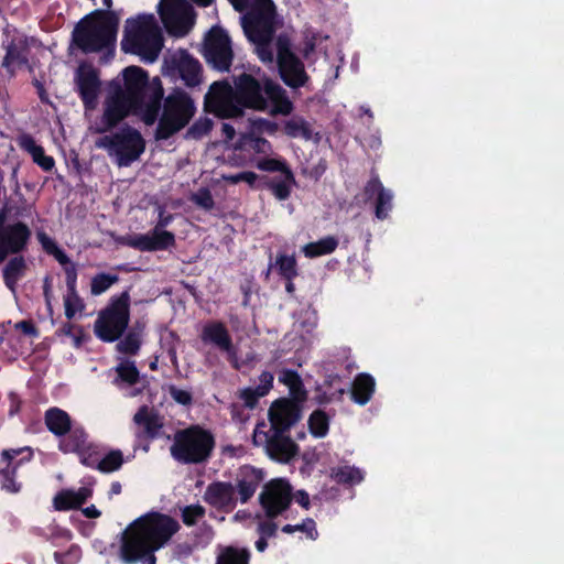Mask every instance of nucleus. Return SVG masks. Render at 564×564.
I'll list each match as a JSON object with an SVG mask.
<instances>
[{"label":"nucleus","mask_w":564,"mask_h":564,"mask_svg":"<svg viewBox=\"0 0 564 564\" xmlns=\"http://www.w3.org/2000/svg\"><path fill=\"white\" fill-rule=\"evenodd\" d=\"M65 273V282L67 291L69 290H77V276H78V270L77 264L72 263L65 268H63Z\"/></svg>","instance_id":"nucleus-60"},{"label":"nucleus","mask_w":564,"mask_h":564,"mask_svg":"<svg viewBox=\"0 0 564 564\" xmlns=\"http://www.w3.org/2000/svg\"><path fill=\"white\" fill-rule=\"evenodd\" d=\"M175 235L172 231L153 228L149 234H139L126 239V245L142 252L169 250L175 247Z\"/></svg>","instance_id":"nucleus-19"},{"label":"nucleus","mask_w":564,"mask_h":564,"mask_svg":"<svg viewBox=\"0 0 564 564\" xmlns=\"http://www.w3.org/2000/svg\"><path fill=\"white\" fill-rule=\"evenodd\" d=\"M20 145L23 150L31 154L33 162L37 164L43 171L51 172L55 166L54 158L46 155L44 148L39 145L32 135H22Z\"/></svg>","instance_id":"nucleus-31"},{"label":"nucleus","mask_w":564,"mask_h":564,"mask_svg":"<svg viewBox=\"0 0 564 564\" xmlns=\"http://www.w3.org/2000/svg\"><path fill=\"white\" fill-rule=\"evenodd\" d=\"M75 84L85 109L94 110L101 87L98 70L90 65H80L76 72Z\"/></svg>","instance_id":"nucleus-18"},{"label":"nucleus","mask_w":564,"mask_h":564,"mask_svg":"<svg viewBox=\"0 0 564 564\" xmlns=\"http://www.w3.org/2000/svg\"><path fill=\"white\" fill-rule=\"evenodd\" d=\"M130 322V294L121 292L109 300L94 323V333L104 343L119 340L129 327Z\"/></svg>","instance_id":"nucleus-8"},{"label":"nucleus","mask_w":564,"mask_h":564,"mask_svg":"<svg viewBox=\"0 0 564 564\" xmlns=\"http://www.w3.org/2000/svg\"><path fill=\"white\" fill-rule=\"evenodd\" d=\"M158 12L166 32L176 37L189 33L195 23V10L187 0H161Z\"/></svg>","instance_id":"nucleus-11"},{"label":"nucleus","mask_w":564,"mask_h":564,"mask_svg":"<svg viewBox=\"0 0 564 564\" xmlns=\"http://www.w3.org/2000/svg\"><path fill=\"white\" fill-rule=\"evenodd\" d=\"M82 557V549L72 544L66 552H55L54 560L57 564H76Z\"/></svg>","instance_id":"nucleus-50"},{"label":"nucleus","mask_w":564,"mask_h":564,"mask_svg":"<svg viewBox=\"0 0 564 564\" xmlns=\"http://www.w3.org/2000/svg\"><path fill=\"white\" fill-rule=\"evenodd\" d=\"M93 497V489L87 486L74 489H62L53 498V507L57 511L80 509Z\"/></svg>","instance_id":"nucleus-24"},{"label":"nucleus","mask_w":564,"mask_h":564,"mask_svg":"<svg viewBox=\"0 0 564 564\" xmlns=\"http://www.w3.org/2000/svg\"><path fill=\"white\" fill-rule=\"evenodd\" d=\"M89 442L87 431L82 425H73L69 432L61 437L57 447L64 454H77Z\"/></svg>","instance_id":"nucleus-30"},{"label":"nucleus","mask_w":564,"mask_h":564,"mask_svg":"<svg viewBox=\"0 0 564 564\" xmlns=\"http://www.w3.org/2000/svg\"><path fill=\"white\" fill-rule=\"evenodd\" d=\"M145 325L137 321L131 327H128L123 336L117 340L116 350L128 356H137L142 346V338Z\"/></svg>","instance_id":"nucleus-27"},{"label":"nucleus","mask_w":564,"mask_h":564,"mask_svg":"<svg viewBox=\"0 0 564 564\" xmlns=\"http://www.w3.org/2000/svg\"><path fill=\"white\" fill-rule=\"evenodd\" d=\"M200 339L204 344H213L220 351L228 354L229 358L236 356V349L228 328L223 322L213 321L204 325Z\"/></svg>","instance_id":"nucleus-20"},{"label":"nucleus","mask_w":564,"mask_h":564,"mask_svg":"<svg viewBox=\"0 0 564 564\" xmlns=\"http://www.w3.org/2000/svg\"><path fill=\"white\" fill-rule=\"evenodd\" d=\"M263 480V471L245 465L237 476V491L241 503L248 502Z\"/></svg>","instance_id":"nucleus-25"},{"label":"nucleus","mask_w":564,"mask_h":564,"mask_svg":"<svg viewBox=\"0 0 564 564\" xmlns=\"http://www.w3.org/2000/svg\"><path fill=\"white\" fill-rule=\"evenodd\" d=\"M119 22L116 11L96 9L77 22L72 32V44L85 54L113 50Z\"/></svg>","instance_id":"nucleus-3"},{"label":"nucleus","mask_w":564,"mask_h":564,"mask_svg":"<svg viewBox=\"0 0 564 564\" xmlns=\"http://www.w3.org/2000/svg\"><path fill=\"white\" fill-rule=\"evenodd\" d=\"M30 237L31 230L28 225L22 221L7 225L0 229V242L11 250L12 254L24 251Z\"/></svg>","instance_id":"nucleus-21"},{"label":"nucleus","mask_w":564,"mask_h":564,"mask_svg":"<svg viewBox=\"0 0 564 564\" xmlns=\"http://www.w3.org/2000/svg\"><path fill=\"white\" fill-rule=\"evenodd\" d=\"M82 465L91 469H97L98 462H100L101 449L100 446L94 442H89L77 454Z\"/></svg>","instance_id":"nucleus-45"},{"label":"nucleus","mask_w":564,"mask_h":564,"mask_svg":"<svg viewBox=\"0 0 564 564\" xmlns=\"http://www.w3.org/2000/svg\"><path fill=\"white\" fill-rule=\"evenodd\" d=\"M191 200L198 207L205 210H212L215 206V202L210 191L207 187H202L197 193L192 195Z\"/></svg>","instance_id":"nucleus-52"},{"label":"nucleus","mask_w":564,"mask_h":564,"mask_svg":"<svg viewBox=\"0 0 564 564\" xmlns=\"http://www.w3.org/2000/svg\"><path fill=\"white\" fill-rule=\"evenodd\" d=\"M264 422L258 423L253 431V443L263 445L268 456L280 463H288L299 451V446L293 442L289 433L283 431L264 430Z\"/></svg>","instance_id":"nucleus-12"},{"label":"nucleus","mask_w":564,"mask_h":564,"mask_svg":"<svg viewBox=\"0 0 564 564\" xmlns=\"http://www.w3.org/2000/svg\"><path fill=\"white\" fill-rule=\"evenodd\" d=\"M249 142V147L257 153H261V154H269L270 152H272V145L271 143L262 138V137H256V135H250L248 138Z\"/></svg>","instance_id":"nucleus-56"},{"label":"nucleus","mask_w":564,"mask_h":564,"mask_svg":"<svg viewBox=\"0 0 564 564\" xmlns=\"http://www.w3.org/2000/svg\"><path fill=\"white\" fill-rule=\"evenodd\" d=\"M195 113V101L184 89L175 87L164 97L160 77L150 79L145 69L130 65L108 84L98 132H109L133 116L145 126L158 121L154 139L165 141L186 128Z\"/></svg>","instance_id":"nucleus-1"},{"label":"nucleus","mask_w":564,"mask_h":564,"mask_svg":"<svg viewBox=\"0 0 564 564\" xmlns=\"http://www.w3.org/2000/svg\"><path fill=\"white\" fill-rule=\"evenodd\" d=\"M273 268L282 280H294L299 275L295 256L278 254Z\"/></svg>","instance_id":"nucleus-39"},{"label":"nucleus","mask_w":564,"mask_h":564,"mask_svg":"<svg viewBox=\"0 0 564 564\" xmlns=\"http://www.w3.org/2000/svg\"><path fill=\"white\" fill-rule=\"evenodd\" d=\"M338 239L334 236H326L317 241L308 242L303 247L306 258H317L333 253L338 247Z\"/></svg>","instance_id":"nucleus-36"},{"label":"nucleus","mask_w":564,"mask_h":564,"mask_svg":"<svg viewBox=\"0 0 564 564\" xmlns=\"http://www.w3.org/2000/svg\"><path fill=\"white\" fill-rule=\"evenodd\" d=\"M295 532L300 531L305 533L306 538L311 540H316L318 538V532L316 529V523L312 518H306L302 523L295 524Z\"/></svg>","instance_id":"nucleus-58"},{"label":"nucleus","mask_w":564,"mask_h":564,"mask_svg":"<svg viewBox=\"0 0 564 564\" xmlns=\"http://www.w3.org/2000/svg\"><path fill=\"white\" fill-rule=\"evenodd\" d=\"M145 145L141 132L128 124L96 141V147L106 150L109 156L116 159V163L120 167L130 166L139 160L145 151Z\"/></svg>","instance_id":"nucleus-9"},{"label":"nucleus","mask_w":564,"mask_h":564,"mask_svg":"<svg viewBox=\"0 0 564 564\" xmlns=\"http://www.w3.org/2000/svg\"><path fill=\"white\" fill-rule=\"evenodd\" d=\"M232 83L243 111L245 109L265 111L269 102L274 115L288 116L293 111V104L288 97L285 89L267 76L259 79L243 72L232 76Z\"/></svg>","instance_id":"nucleus-2"},{"label":"nucleus","mask_w":564,"mask_h":564,"mask_svg":"<svg viewBox=\"0 0 564 564\" xmlns=\"http://www.w3.org/2000/svg\"><path fill=\"white\" fill-rule=\"evenodd\" d=\"M203 498L206 503L216 509L234 508L235 487L231 482L213 481L207 486Z\"/></svg>","instance_id":"nucleus-23"},{"label":"nucleus","mask_w":564,"mask_h":564,"mask_svg":"<svg viewBox=\"0 0 564 564\" xmlns=\"http://www.w3.org/2000/svg\"><path fill=\"white\" fill-rule=\"evenodd\" d=\"M133 422L138 425L139 431L135 433L138 440L152 441L160 436L163 423L160 416L150 410L147 405L139 408L133 415Z\"/></svg>","instance_id":"nucleus-22"},{"label":"nucleus","mask_w":564,"mask_h":564,"mask_svg":"<svg viewBox=\"0 0 564 564\" xmlns=\"http://www.w3.org/2000/svg\"><path fill=\"white\" fill-rule=\"evenodd\" d=\"M44 423L46 429L57 437L65 436L73 426L70 415L57 406L48 408L45 411Z\"/></svg>","instance_id":"nucleus-29"},{"label":"nucleus","mask_w":564,"mask_h":564,"mask_svg":"<svg viewBox=\"0 0 564 564\" xmlns=\"http://www.w3.org/2000/svg\"><path fill=\"white\" fill-rule=\"evenodd\" d=\"M283 132L290 138L312 139L311 124L301 117H293L284 122Z\"/></svg>","instance_id":"nucleus-38"},{"label":"nucleus","mask_w":564,"mask_h":564,"mask_svg":"<svg viewBox=\"0 0 564 564\" xmlns=\"http://www.w3.org/2000/svg\"><path fill=\"white\" fill-rule=\"evenodd\" d=\"M249 560L248 549L226 546L217 556L216 564H249Z\"/></svg>","instance_id":"nucleus-41"},{"label":"nucleus","mask_w":564,"mask_h":564,"mask_svg":"<svg viewBox=\"0 0 564 564\" xmlns=\"http://www.w3.org/2000/svg\"><path fill=\"white\" fill-rule=\"evenodd\" d=\"M205 112L219 119H237L245 116L232 85L227 80L214 82L204 97Z\"/></svg>","instance_id":"nucleus-10"},{"label":"nucleus","mask_w":564,"mask_h":564,"mask_svg":"<svg viewBox=\"0 0 564 564\" xmlns=\"http://www.w3.org/2000/svg\"><path fill=\"white\" fill-rule=\"evenodd\" d=\"M276 7L273 0H257L252 10L240 18L243 33L254 44L262 62H272L271 43L276 32Z\"/></svg>","instance_id":"nucleus-4"},{"label":"nucleus","mask_w":564,"mask_h":564,"mask_svg":"<svg viewBox=\"0 0 564 564\" xmlns=\"http://www.w3.org/2000/svg\"><path fill=\"white\" fill-rule=\"evenodd\" d=\"M238 397L243 401L245 408L252 410L258 405L259 399L263 395L257 388H245L239 391Z\"/></svg>","instance_id":"nucleus-54"},{"label":"nucleus","mask_w":564,"mask_h":564,"mask_svg":"<svg viewBox=\"0 0 564 564\" xmlns=\"http://www.w3.org/2000/svg\"><path fill=\"white\" fill-rule=\"evenodd\" d=\"M156 551L154 547L141 543L138 545L120 543V557L127 564H135L139 561L141 564H156L154 554Z\"/></svg>","instance_id":"nucleus-28"},{"label":"nucleus","mask_w":564,"mask_h":564,"mask_svg":"<svg viewBox=\"0 0 564 564\" xmlns=\"http://www.w3.org/2000/svg\"><path fill=\"white\" fill-rule=\"evenodd\" d=\"M279 381L285 384L288 388L302 381L301 376L296 370L283 369L279 375Z\"/></svg>","instance_id":"nucleus-62"},{"label":"nucleus","mask_w":564,"mask_h":564,"mask_svg":"<svg viewBox=\"0 0 564 564\" xmlns=\"http://www.w3.org/2000/svg\"><path fill=\"white\" fill-rule=\"evenodd\" d=\"M28 63L29 59L26 46L18 45L14 41H11L6 46V55L3 57L2 66L9 69L12 66H25Z\"/></svg>","instance_id":"nucleus-37"},{"label":"nucleus","mask_w":564,"mask_h":564,"mask_svg":"<svg viewBox=\"0 0 564 564\" xmlns=\"http://www.w3.org/2000/svg\"><path fill=\"white\" fill-rule=\"evenodd\" d=\"M115 371L117 376L112 382L117 387H132L140 381V371L132 360H122L115 367Z\"/></svg>","instance_id":"nucleus-35"},{"label":"nucleus","mask_w":564,"mask_h":564,"mask_svg":"<svg viewBox=\"0 0 564 564\" xmlns=\"http://www.w3.org/2000/svg\"><path fill=\"white\" fill-rule=\"evenodd\" d=\"M274 377L270 371H262L259 376V384L256 387L265 397L273 387Z\"/></svg>","instance_id":"nucleus-61"},{"label":"nucleus","mask_w":564,"mask_h":564,"mask_svg":"<svg viewBox=\"0 0 564 564\" xmlns=\"http://www.w3.org/2000/svg\"><path fill=\"white\" fill-rule=\"evenodd\" d=\"M214 127V122L208 117H200L187 129L185 139L200 140L207 135Z\"/></svg>","instance_id":"nucleus-46"},{"label":"nucleus","mask_w":564,"mask_h":564,"mask_svg":"<svg viewBox=\"0 0 564 564\" xmlns=\"http://www.w3.org/2000/svg\"><path fill=\"white\" fill-rule=\"evenodd\" d=\"M25 268V260L22 256L10 259L3 269V280L6 285L13 289L18 280L23 275Z\"/></svg>","instance_id":"nucleus-40"},{"label":"nucleus","mask_w":564,"mask_h":564,"mask_svg":"<svg viewBox=\"0 0 564 564\" xmlns=\"http://www.w3.org/2000/svg\"><path fill=\"white\" fill-rule=\"evenodd\" d=\"M175 69L186 87L194 88L203 80L202 64L186 51H183L175 61Z\"/></svg>","instance_id":"nucleus-26"},{"label":"nucleus","mask_w":564,"mask_h":564,"mask_svg":"<svg viewBox=\"0 0 564 564\" xmlns=\"http://www.w3.org/2000/svg\"><path fill=\"white\" fill-rule=\"evenodd\" d=\"M64 308L67 319L74 318L77 313H80L85 308L84 300L80 297L77 290H69L64 295Z\"/></svg>","instance_id":"nucleus-47"},{"label":"nucleus","mask_w":564,"mask_h":564,"mask_svg":"<svg viewBox=\"0 0 564 564\" xmlns=\"http://www.w3.org/2000/svg\"><path fill=\"white\" fill-rule=\"evenodd\" d=\"M289 390H290L291 398H288V399L295 401L296 404H299L303 408V403L305 402V400L307 398V392L305 390L303 381L290 387Z\"/></svg>","instance_id":"nucleus-59"},{"label":"nucleus","mask_w":564,"mask_h":564,"mask_svg":"<svg viewBox=\"0 0 564 564\" xmlns=\"http://www.w3.org/2000/svg\"><path fill=\"white\" fill-rule=\"evenodd\" d=\"M259 176L257 173L252 171H243L236 174H230L224 176V180L228 182L229 184H238L241 182L247 183L249 186L253 187L256 185V182L258 181Z\"/></svg>","instance_id":"nucleus-53"},{"label":"nucleus","mask_w":564,"mask_h":564,"mask_svg":"<svg viewBox=\"0 0 564 564\" xmlns=\"http://www.w3.org/2000/svg\"><path fill=\"white\" fill-rule=\"evenodd\" d=\"M124 463L123 454L120 449H111L104 457L100 456L97 470L104 474H110L121 468Z\"/></svg>","instance_id":"nucleus-43"},{"label":"nucleus","mask_w":564,"mask_h":564,"mask_svg":"<svg viewBox=\"0 0 564 564\" xmlns=\"http://www.w3.org/2000/svg\"><path fill=\"white\" fill-rule=\"evenodd\" d=\"M294 185H296V181L291 169L281 173L280 176L272 177L267 183L268 189H270L274 197L279 200H286L291 196V192Z\"/></svg>","instance_id":"nucleus-33"},{"label":"nucleus","mask_w":564,"mask_h":564,"mask_svg":"<svg viewBox=\"0 0 564 564\" xmlns=\"http://www.w3.org/2000/svg\"><path fill=\"white\" fill-rule=\"evenodd\" d=\"M276 63L283 83L291 88L306 85L310 77L302 59L291 48L288 37L279 36L276 41Z\"/></svg>","instance_id":"nucleus-14"},{"label":"nucleus","mask_w":564,"mask_h":564,"mask_svg":"<svg viewBox=\"0 0 564 564\" xmlns=\"http://www.w3.org/2000/svg\"><path fill=\"white\" fill-rule=\"evenodd\" d=\"M292 488L284 479L268 482L259 496V502L268 519H274L289 509L292 502Z\"/></svg>","instance_id":"nucleus-16"},{"label":"nucleus","mask_w":564,"mask_h":564,"mask_svg":"<svg viewBox=\"0 0 564 564\" xmlns=\"http://www.w3.org/2000/svg\"><path fill=\"white\" fill-rule=\"evenodd\" d=\"M180 529V523L173 517L152 511L132 521L121 533L120 543H141L160 550Z\"/></svg>","instance_id":"nucleus-5"},{"label":"nucleus","mask_w":564,"mask_h":564,"mask_svg":"<svg viewBox=\"0 0 564 564\" xmlns=\"http://www.w3.org/2000/svg\"><path fill=\"white\" fill-rule=\"evenodd\" d=\"M119 282L117 274L110 273H97L91 278L90 281V293L94 296H98L109 290L113 284Z\"/></svg>","instance_id":"nucleus-44"},{"label":"nucleus","mask_w":564,"mask_h":564,"mask_svg":"<svg viewBox=\"0 0 564 564\" xmlns=\"http://www.w3.org/2000/svg\"><path fill=\"white\" fill-rule=\"evenodd\" d=\"M206 509L196 503V505H189L182 509V521L186 527H193L195 525L200 519L205 517Z\"/></svg>","instance_id":"nucleus-49"},{"label":"nucleus","mask_w":564,"mask_h":564,"mask_svg":"<svg viewBox=\"0 0 564 564\" xmlns=\"http://www.w3.org/2000/svg\"><path fill=\"white\" fill-rule=\"evenodd\" d=\"M34 452L32 447L24 446L18 448H7L1 452V464L4 465V471L0 473V488L10 495L21 492L23 484L18 480V469L33 459Z\"/></svg>","instance_id":"nucleus-15"},{"label":"nucleus","mask_w":564,"mask_h":564,"mask_svg":"<svg viewBox=\"0 0 564 564\" xmlns=\"http://www.w3.org/2000/svg\"><path fill=\"white\" fill-rule=\"evenodd\" d=\"M215 447L212 431L192 424L175 432L170 453L182 465H203L212 458Z\"/></svg>","instance_id":"nucleus-7"},{"label":"nucleus","mask_w":564,"mask_h":564,"mask_svg":"<svg viewBox=\"0 0 564 564\" xmlns=\"http://www.w3.org/2000/svg\"><path fill=\"white\" fill-rule=\"evenodd\" d=\"M376 382L371 375L359 373L351 386V399L360 405L367 404L375 393Z\"/></svg>","instance_id":"nucleus-32"},{"label":"nucleus","mask_w":564,"mask_h":564,"mask_svg":"<svg viewBox=\"0 0 564 564\" xmlns=\"http://www.w3.org/2000/svg\"><path fill=\"white\" fill-rule=\"evenodd\" d=\"M163 47V36L152 14H140L126 21L121 50L154 62Z\"/></svg>","instance_id":"nucleus-6"},{"label":"nucleus","mask_w":564,"mask_h":564,"mask_svg":"<svg viewBox=\"0 0 564 564\" xmlns=\"http://www.w3.org/2000/svg\"><path fill=\"white\" fill-rule=\"evenodd\" d=\"M169 393L171 398L178 404L189 405L193 402V395L189 391L180 389L175 386H170Z\"/></svg>","instance_id":"nucleus-57"},{"label":"nucleus","mask_w":564,"mask_h":564,"mask_svg":"<svg viewBox=\"0 0 564 564\" xmlns=\"http://www.w3.org/2000/svg\"><path fill=\"white\" fill-rule=\"evenodd\" d=\"M37 239L44 251L51 256L59 248L56 241L48 237L45 232H39Z\"/></svg>","instance_id":"nucleus-63"},{"label":"nucleus","mask_w":564,"mask_h":564,"mask_svg":"<svg viewBox=\"0 0 564 564\" xmlns=\"http://www.w3.org/2000/svg\"><path fill=\"white\" fill-rule=\"evenodd\" d=\"M302 412L303 408L295 401L279 398L271 403L268 410L270 427L289 433L291 427L301 421Z\"/></svg>","instance_id":"nucleus-17"},{"label":"nucleus","mask_w":564,"mask_h":564,"mask_svg":"<svg viewBox=\"0 0 564 564\" xmlns=\"http://www.w3.org/2000/svg\"><path fill=\"white\" fill-rule=\"evenodd\" d=\"M257 167L264 172H280L283 173L290 170L289 164L284 160L273 158H264L257 162Z\"/></svg>","instance_id":"nucleus-51"},{"label":"nucleus","mask_w":564,"mask_h":564,"mask_svg":"<svg viewBox=\"0 0 564 564\" xmlns=\"http://www.w3.org/2000/svg\"><path fill=\"white\" fill-rule=\"evenodd\" d=\"M202 54L212 68L221 73L229 72L234 51L228 33L218 25L212 26L204 39Z\"/></svg>","instance_id":"nucleus-13"},{"label":"nucleus","mask_w":564,"mask_h":564,"mask_svg":"<svg viewBox=\"0 0 564 564\" xmlns=\"http://www.w3.org/2000/svg\"><path fill=\"white\" fill-rule=\"evenodd\" d=\"M278 525L273 521H262L258 524V533L267 539L276 534Z\"/></svg>","instance_id":"nucleus-64"},{"label":"nucleus","mask_w":564,"mask_h":564,"mask_svg":"<svg viewBox=\"0 0 564 564\" xmlns=\"http://www.w3.org/2000/svg\"><path fill=\"white\" fill-rule=\"evenodd\" d=\"M381 189H384L383 184L377 174H372L365 185L364 194L367 199H371L372 197L378 196Z\"/></svg>","instance_id":"nucleus-55"},{"label":"nucleus","mask_w":564,"mask_h":564,"mask_svg":"<svg viewBox=\"0 0 564 564\" xmlns=\"http://www.w3.org/2000/svg\"><path fill=\"white\" fill-rule=\"evenodd\" d=\"M308 429L313 436L324 437L329 430V417L322 410H315L308 417Z\"/></svg>","instance_id":"nucleus-42"},{"label":"nucleus","mask_w":564,"mask_h":564,"mask_svg":"<svg viewBox=\"0 0 564 564\" xmlns=\"http://www.w3.org/2000/svg\"><path fill=\"white\" fill-rule=\"evenodd\" d=\"M329 477L343 486H355L365 479V473L355 466L339 465L329 469Z\"/></svg>","instance_id":"nucleus-34"},{"label":"nucleus","mask_w":564,"mask_h":564,"mask_svg":"<svg viewBox=\"0 0 564 564\" xmlns=\"http://www.w3.org/2000/svg\"><path fill=\"white\" fill-rule=\"evenodd\" d=\"M393 195L391 191L384 188L381 189L376 199L375 215L378 219L384 220L388 218L390 210L392 209Z\"/></svg>","instance_id":"nucleus-48"}]
</instances>
